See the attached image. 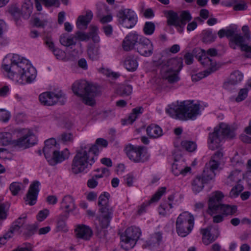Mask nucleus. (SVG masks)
<instances>
[{"instance_id": "obj_1", "label": "nucleus", "mask_w": 251, "mask_h": 251, "mask_svg": "<svg viewBox=\"0 0 251 251\" xmlns=\"http://www.w3.org/2000/svg\"><path fill=\"white\" fill-rule=\"evenodd\" d=\"M97 145L106 147L108 142L103 138H98L95 144L81 146L76 151L71 165V170L73 173H81L92 166L99 152Z\"/></svg>"}, {"instance_id": "obj_2", "label": "nucleus", "mask_w": 251, "mask_h": 251, "mask_svg": "<svg viewBox=\"0 0 251 251\" xmlns=\"http://www.w3.org/2000/svg\"><path fill=\"white\" fill-rule=\"evenodd\" d=\"M72 88L74 94L80 97L84 104L91 106L96 104L94 98L100 93L97 85L85 80L75 82Z\"/></svg>"}, {"instance_id": "obj_3", "label": "nucleus", "mask_w": 251, "mask_h": 251, "mask_svg": "<svg viewBox=\"0 0 251 251\" xmlns=\"http://www.w3.org/2000/svg\"><path fill=\"white\" fill-rule=\"evenodd\" d=\"M109 197L108 193L104 192L99 198L98 204L100 207L99 211L100 215L96 218V221L98 223L95 222V224L97 228H106L109 225L113 215V209L109 204Z\"/></svg>"}, {"instance_id": "obj_4", "label": "nucleus", "mask_w": 251, "mask_h": 251, "mask_svg": "<svg viewBox=\"0 0 251 251\" xmlns=\"http://www.w3.org/2000/svg\"><path fill=\"white\" fill-rule=\"evenodd\" d=\"M224 195L219 191L213 192L208 201V209L210 214H222L225 215H232L237 211V207L228 204H223L221 201Z\"/></svg>"}, {"instance_id": "obj_5", "label": "nucleus", "mask_w": 251, "mask_h": 251, "mask_svg": "<svg viewBox=\"0 0 251 251\" xmlns=\"http://www.w3.org/2000/svg\"><path fill=\"white\" fill-rule=\"evenodd\" d=\"M182 66L183 61L181 58H172L164 60L161 64V75L170 83L176 82L179 80L178 74Z\"/></svg>"}, {"instance_id": "obj_6", "label": "nucleus", "mask_w": 251, "mask_h": 251, "mask_svg": "<svg viewBox=\"0 0 251 251\" xmlns=\"http://www.w3.org/2000/svg\"><path fill=\"white\" fill-rule=\"evenodd\" d=\"M199 105L191 102L183 101L179 105H172L166 112L172 117L176 116L182 120L193 119L197 116Z\"/></svg>"}, {"instance_id": "obj_7", "label": "nucleus", "mask_w": 251, "mask_h": 251, "mask_svg": "<svg viewBox=\"0 0 251 251\" xmlns=\"http://www.w3.org/2000/svg\"><path fill=\"white\" fill-rule=\"evenodd\" d=\"M17 72L20 83H30L36 77V69L25 59L17 62Z\"/></svg>"}, {"instance_id": "obj_8", "label": "nucleus", "mask_w": 251, "mask_h": 251, "mask_svg": "<svg viewBox=\"0 0 251 251\" xmlns=\"http://www.w3.org/2000/svg\"><path fill=\"white\" fill-rule=\"evenodd\" d=\"M194 217L187 212L180 214L176 221V228L178 234L185 237L192 231L194 225Z\"/></svg>"}, {"instance_id": "obj_9", "label": "nucleus", "mask_w": 251, "mask_h": 251, "mask_svg": "<svg viewBox=\"0 0 251 251\" xmlns=\"http://www.w3.org/2000/svg\"><path fill=\"white\" fill-rule=\"evenodd\" d=\"M141 234V230L138 227H128L121 235V247L126 251L132 249L136 244Z\"/></svg>"}, {"instance_id": "obj_10", "label": "nucleus", "mask_w": 251, "mask_h": 251, "mask_svg": "<svg viewBox=\"0 0 251 251\" xmlns=\"http://www.w3.org/2000/svg\"><path fill=\"white\" fill-rule=\"evenodd\" d=\"M17 148L25 149L35 144V137L27 128L17 129Z\"/></svg>"}, {"instance_id": "obj_11", "label": "nucleus", "mask_w": 251, "mask_h": 251, "mask_svg": "<svg viewBox=\"0 0 251 251\" xmlns=\"http://www.w3.org/2000/svg\"><path fill=\"white\" fill-rule=\"evenodd\" d=\"M143 147L129 144L125 148V152L128 158L135 163H143L148 158L143 154Z\"/></svg>"}, {"instance_id": "obj_12", "label": "nucleus", "mask_w": 251, "mask_h": 251, "mask_svg": "<svg viewBox=\"0 0 251 251\" xmlns=\"http://www.w3.org/2000/svg\"><path fill=\"white\" fill-rule=\"evenodd\" d=\"M242 30L244 35H241L240 34H238V35H235L232 40L240 47L242 51L251 53V44L249 45V43L251 41V38L249 27L244 25L242 27Z\"/></svg>"}, {"instance_id": "obj_13", "label": "nucleus", "mask_w": 251, "mask_h": 251, "mask_svg": "<svg viewBox=\"0 0 251 251\" xmlns=\"http://www.w3.org/2000/svg\"><path fill=\"white\" fill-rule=\"evenodd\" d=\"M61 104L65 102L64 95L61 92H59L58 94H55L53 92H46L42 93L39 96V100L40 102L44 105L51 106L56 103L59 100Z\"/></svg>"}, {"instance_id": "obj_14", "label": "nucleus", "mask_w": 251, "mask_h": 251, "mask_svg": "<svg viewBox=\"0 0 251 251\" xmlns=\"http://www.w3.org/2000/svg\"><path fill=\"white\" fill-rule=\"evenodd\" d=\"M40 185V183L37 180L33 181L30 184L26 196L24 198L26 204L33 205L36 203L39 192Z\"/></svg>"}, {"instance_id": "obj_15", "label": "nucleus", "mask_w": 251, "mask_h": 251, "mask_svg": "<svg viewBox=\"0 0 251 251\" xmlns=\"http://www.w3.org/2000/svg\"><path fill=\"white\" fill-rule=\"evenodd\" d=\"M70 154V153L67 149H65L62 151L56 150L46 159L50 165L54 166L68 159Z\"/></svg>"}, {"instance_id": "obj_16", "label": "nucleus", "mask_w": 251, "mask_h": 251, "mask_svg": "<svg viewBox=\"0 0 251 251\" xmlns=\"http://www.w3.org/2000/svg\"><path fill=\"white\" fill-rule=\"evenodd\" d=\"M137 51L142 55L149 56L153 52V46L151 41L145 37L140 38L137 47Z\"/></svg>"}, {"instance_id": "obj_17", "label": "nucleus", "mask_w": 251, "mask_h": 251, "mask_svg": "<svg viewBox=\"0 0 251 251\" xmlns=\"http://www.w3.org/2000/svg\"><path fill=\"white\" fill-rule=\"evenodd\" d=\"M191 20V17H168L167 25L173 26L178 31L181 33L187 22Z\"/></svg>"}, {"instance_id": "obj_18", "label": "nucleus", "mask_w": 251, "mask_h": 251, "mask_svg": "<svg viewBox=\"0 0 251 251\" xmlns=\"http://www.w3.org/2000/svg\"><path fill=\"white\" fill-rule=\"evenodd\" d=\"M219 167V164L213 161H209L205 164L203 169L202 176L205 183L212 180L216 175L215 171Z\"/></svg>"}, {"instance_id": "obj_19", "label": "nucleus", "mask_w": 251, "mask_h": 251, "mask_svg": "<svg viewBox=\"0 0 251 251\" xmlns=\"http://www.w3.org/2000/svg\"><path fill=\"white\" fill-rule=\"evenodd\" d=\"M166 190V188L165 187H162L160 188L152 196L150 201L143 203L138 207L137 211L138 214L141 215L145 213L146 211V208L149 206L151 203L157 201L160 199L161 196L165 193Z\"/></svg>"}, {"instance_id": "obj_20", "label": "nucleus", "mask_w": 251, "mask_h": 251, "mask_svg": "<svg viewBox=\"0 0 251 251\" xmlns=\"http://www.w3.org/2000/svg\"><path fill=\"white\" fill-rule=\"evenodd\" d=\"M139 43L138 35L136 33H129L124 39L122 47L126 51L133 50L137 43Z\"/></svg>"}, {"instance_id": "obj_21", "label": "nucleus", "mask_w": 251, "mask_h": 251, "mask_svg": "<svg viewBox=\"0 0 251 251\" xmlns=\"http://www.w3.org/2000/svg\"><path fill=\"white\" fill-rule=\"evenodd\" d=\"M199 60L203 67L206 68L203 71L204 73L209 72V74H210L218 69L216 62L211 57L203 55L200 57Z\"/></svg>"}, {"instance_id": "obj_22", "label": "nucleus", "mask_w": 251, "mask_h": 251, "mask_svg": "<svg viewBox=\"0 0 251 251\" xmlns=\"http://www.w3.org/2000/svg\"><path fill=\"white\" fill-rule=\"evenodd\" d=\"M214 130H217V132L223 139L224 137L232 139L235 136L234 130L231 129L229 126L225 123H221L219 126L215 127Z\"/></svg>"}, {"instance_id": "obj_23", "label": "nucleus", "mask_w": 251, "mask_h": 251, "mask_svg": "<svg viewBox=\"0 0 251 251\" xmlns=\"http://www.w3.org/2000/svg\"><path fill=\"white\" fill-rule=\"evenodd\" d=\"M75 232L77 238L85 240H89L93 235L91 228L89 226L84 225L78 226L75 229Z\"/></svg>"}, {"instance_id": "obj_24", "label": "nucleus", "mask_w": 251, "mask_h": 251, "mask_svg": "<svg viewBox=\"0 0 251 251\" xmlns=\"http://www.w3.org/2000/svg\"><path fill=\"white\" fill-rule=\"evenodd\" d=\"M217 131V130H214V131L209 135V148L212 150L219 148L221 146V142L223 140L221 136L218 134Z\"/></svg>"}, {"instance_id": "obj_25", "label": "nucleus", "mask_w": 251, "mask_h": 251, "mask_svg": "<svg viewBox=\"0 0 251 251\" xmlns=\"http://www.w3.org/2000/svg\"><path fill=\"white\" fill-rule=\"evenodd\" d=\"M172 172L176 176L179 175L184 176L191 170L190 167H185L183 162L177 161L172 164Z\"/></svg>"}, {"instance_id": "obj_26", "label": "nucleus", "mask_w": 251, "mask_h": 251, "mask_svg": "<svg viewBox=\"0 0 251 251\" xmlns=\"http://www.w3.org/2000/svg\"><path fill=\"white\" fill-rule=\"evenodd\" d=\"M211 227L201 228L200 230L202 235V241L205 245H208L216 240L217 238L211 233Z\"/></svg>"}, {"instance_id": "obj_27", "label": "nucleus", "mask_w": 251, "mask_h": 251, "mask_svg": "<svg viewBox=\"0 0 251 251\" xmlns=\"http://www.w3.org/2000/svg\"><path fill=\"white\" fill-rule=\"evenodd\" d=\"M243 178V174L241 171L235 170L232 171L225 180V184L227 185H233L238 183Z\"/></svg>"}, {"instance_id": "obj_28", "label": "nucleus", "mask_w": 251, "mask_h": 251, "mask_svg": "<svg viewBox=\"0 0 251 251\" xmlns=\"http://www.w3.org/2000/svg\"><path fill=\"white\" fill-rule=\"evenodd\" d=\"M243 78V74L239 71H235L231 74L228 80L224 83V86L226 88H227L230 84H237L240 82Z\"/></svg>"}, {"instance_id": "obj_29", "label": "nucleus", "mask_w": 251, "mask_h": 251, "mask_svg": "<svg viewBox=\"0 0 251 251\" xmlns=\"http://www.w3.org/2000/svg\"><path fill=\"white\" fill-rule=\"evenodd\" d=\"M162 234L158 232L155 233L146 242L145 245V247L151 249L154 247H158L162 241Z\"/></svg>"}, {"instance_id": "obj_30", "label": "nucleus", "mask_w": 251, "mask_h": 251, "mask_svg": "<svg viewBox=\"0 0 251 251\" xmlns=\"http://www.w3.org/2000/svg\"><path fill=\"white\" fill-rule=\"evenodd\" d=\"M56 140L54 138H50L45 142V147L43 150L46 159L56 150Z\"/></svg>"}, {"instance_id": "obj_31", "label": "nucleus", "mask_w": 251, "mask_h": 251, "mask_svg": "<svg viewBox=\"0 0 251 251\" xmlns=\"http://www.w3.org/2000/svg\"><path fill=\"white\" fill-rule=\"evenodd\" d=\"M147 135L151 138H157L163 135L161 128L158 125L151 124L146 129Z\"/></svg>"}, {"instance_id": "obj_32", "label": "nucleus", "mask_w": 251, "mask_h": 251, "mask_svg": "<svg viewBox=\"0 0 251 251\" xmlns=\"http://www.w3.org/2000/svg\"><path fill=\"white\" fill-rule=\"evenodd\" d=\"M124 65L125 67L128 71L133 72L138 67V62L133 55H127L126 57Z\"/></svg>"}, {"instance_id": "obj_33", "label": "nucleus", "mask_w": 251, "mask_h": 251, "mask_svg": "<svg viewBox=\"0 0 251 251\" xmlns=\"http://www.w3.org/2000/svg\"><path fill=\"white\" fill-rule=\"evenodd\" d=\"M204 179L201 176H197L191 181V187L193 191L197 194L200 192L204 187Z\"/></svg>"}, {"instance_id": "obj_34", "label": "nucleus", "mask_w": 251, "mask_h": 251, "mask_svg": "<svg viewBox=\"0 0 251 251\" xmlns=\"http://www.w3.org/2000/svg\"><path fill=\"white\" fill-rule=\"evenodd\" d=\"M60 44L65 47H70L76 44V38L75 35H68L67 34H63L60 36Z\"/></svg>"}, {"instance_id": "obj_35", "label": "nucleus", "mask_w": 251, "mask_h": 251, "mask_svg": "<svg viewBox=\"0 0 251 251\" xmlns=\"http://www.w3.org/2000/svg\"><path fill=\"white\" fill-rule=\"evenodd\" d=\"M16 65V60L13 57L11 59V62L9 64H3L2 65V68L6 73L7 76L12 79H14L15 77V71L14 66Z\"/></svg>"}, {"instance_id": "obj_36", "label": "nucleus", "mask_w": 251, "mask_h": 251, "mask_svg": "<svg viewBox=\"0 0 251 251\" xmlns=\"http://www.w3.org/2000/svg\"><path fill=\"white\" fill-rule=\"evenodd\" d=\"M61 204L62 206L67 210L68 211H73L76 208L74 199L69 195L66 196L63 198Z\"/></svg>"}, {"instance_id": "obj_37", "label": "nucleus", "mask_w": 251, "mask_h": 251, "mask_svg": "<svg viewBox=\"0 0 251 251\" xmlns=\"http://www.w3.org/2000/svg\"><path fill=\"white\" fill-rule=\"evenodd\" d=\"M119 23L125 27H133L136 23L137 19L135 17H119Z\"/></svg>"}, {"instance_id": "obj_38", "label": "nucleus", "mask_w": 251, "mask_h": 251, "mask_svg": "<svg viewBox=\"0 0 251 251\" xmlns=\"http://www.w3.org/2000/svg\"><path fill=\"white\" fill-rule=\"evenodd\" d=\"M87 53L91 59L92 60H97L100 54V46L92 44L89 45Z\"/></svg>"}, {"instance_id": "obj_39", "label": "nucleus", "mask_w": 251, "mask_h": 251, "mask_svg": "<svg viewBox=\"0 0 251 251\" xmlns=\"http://www.w3.org/2000/svg\"><path fill=\"white\" fill-rule=\"evenodd\" d=\"M14 142L11 133L5 132L0 133V145L6 146Z\"/></svg>"}, {"instance_id": "obj_40", "label": "nucleus", "mask_w": 251, "mask_h": 251, "mask_svg": "<svg viewBox=\"0 0 251 251\" xmlns=\"http://www.w3.org/2000/svg\"><path fill=\"white\" fill-rule=\"evenodd\" d=\"M92 17H78L76 21L77 28L85 30L87 28L88 25L91 21Z\"/></svg>"}, {"instance_id": "obj_41", "label": "nucleus", "mask_w": 251, "mask_h": 251, "mask_svg": "<svg viewBox=\"0 0 251 251\" xmlns=\"http://www.w3.org/2000/svg\"><path fill=\"white\" fill-rule=\"evenodd\" d=\"M132 92V87L130 85L123 84L120 85L117 90V94L121 97L130 95Z\"/></svg>"}, {"instance_id": "obj_42", "label": "nucleus", "mask_w": 251, "mask_h": 251, "mask_svg": "<svg viewBox=\"0 0 251 251\" xmlns=\"http://www.w3.org/2000/svg\"><path fill=\"white\" fill-rule=\"evenodd\" d=\"M97 16H111L108 7L104 3L97 4Z\"/></svg>"}, {"instance_id": "obj_43", "label": "nucleus", "mask_w": 251, "mask_h": 251, "mask_svg": "<svg viewBox=\"0 0 251 251\" xmlns=\"http://www.w3.org/2000/svg\"><path fill=\"white\" fill-rule=\"evenodd\" d=\"M182 148L189 152L195 151L197 148L196 143L193 141L184 140L181 142Z\"/></svg>"}, {"instance_id": "obj_44", "label": "nucleus", "mask_w": 251, "mask_h": 251, "mask_svg": "<svg viewBox=\"0 0 251 251\" xmlns=\"http://www.w3.org/2000/svg\"><path fill=\"white\" fill-rule=\"evenodd\" d=\"M143 111V108L141 106L136 107L132 109V113L128 117V121L130 124L134 122L139 114L142 113Z\"/></svg>"}, {"instance_id": "obj_45", "label": "nucleus", "mask_w": 251, "mask_h": 251, "mask_svg": "<svg viewBox=\"0 0 251 251\" xmlns=\"http://www.w3.org/2000/svg\"><path fill=\"white\" fill-rule=\"evenodd\" d=\"M9 207L8 203H3L0 202V226L1 224V221L6 219L7 216V211Z\"/></svg>"}, {"instance_id": "obj_46", "label": "nucleus", "mask_w": 251, "mask_h": 251, "mask_svg": "<svg viewBox=\"0 0 251 251\" xmlns=\"http://www.w3.org/2000/svg\"><path fill=\"white\" fill-rule=\"evenodd\" d=\"M32 9V3L30 0H28L22 5V11L26 16H30Z\"/></svg>"}, {"instance_id": "obj_47", "label": "nucleus", "mask_w": 251, "mask_h": 251, "mask_svg": "<svg viewBox=\"0 0 251 251\" xmlns=\"http://www.w3.org/2000/svg\"><path fill=\"white\" fill-rule=\"evenodd\" d=\"M155 30V25L151 22H147L145 23L143 31L146 35H151Z\"/></svg>"}, {"instance_id": "obj_48", "label": "nucleus", "mask_w": 251, "mask_h": 251, "mask_svg": "<svg viewBox=\"0 0 251 251\" xmlns=\"http://www.w3.org/2000/svg\"><path fill=\"white\" fill-rule=\"evenodd\" d=\"M216 35L210 31H207L203 34L202 40L205 43H211L214 41L216 38Z\"/></svg>"}, {"instance_id": "obj_49", "label": "nucleus", "mask_w": 251, "mask_h": 251, "mask_svg": "<svg viewBox=\"0 0 251 251\" xmlns=\"http://www.w3.org/2000/svg\"><path fill=\"white\" fill-rule=\"evenodd\" d=\"M243 189L244 187L242 185L237 184L231 190L229 193V197L231 198L237 197L240 192L243 190Z\"/></svg>"}, {"instance_id": "obj_50", "label": "nucleus", "mask_w": 251, "mask_h": 251, "mask_svg": "<svg viewBox=\"0 0 251 251\" xmlns=\"http://www.w3.org/2000/svg\"><path fill=\"white\" fill-rule=\"evenodd\" d=\"M164 14L165 16H191V13L189 10H183L178 13L173 10L164 11Z\"/></svg>"}, {"instance_id": "obj_51", "label": "nucleus", "mask_w": 251, "mask_h": 251, "mask_svg": "<svg viewBox=\"0 0 251 251\" xmlns=\"http://www.w3.org/2000/svg\"><path fill=\"white\" fill-rule=\"evenodd\" d=\"M67 216L65 215H60L57 220V228L60 230H65L66 227V221Z\"/></svg>"}, {"instance_id": "obj_52", "label": "nucleus", "mask_w": 251, "mask_h": 251, "mask_svg": "<svg viewBox=\"0 0 251 251\" xmlns=\"http://www.w3.org/2000/svg\"><path fill=\"white\" fill-rule=\"evenodd\" d=\"M173 207L171 203H168L166 202L162 203L159 207V213L162 216L166 215V210H169Z\"/></svg>"}, {"instance_id": "obj_53", "label": "nucleus", "mask_w": 251, "mask_h": 251, "mask_svg": "<svg viewBox=\"0 0 251 251\" xmlns=\"http://www.w3.org/2000/svg\"><path fill=\"white\" fill-rule=\"evenodd\" d=\"M75 36L76 40H78L81 41H87L90 39V36L88 33L79 31L75 33Z\"/></svg>"}, {"instance_id": "obj_54", "label": "nucleus", "mask_w": 251, "mask_h": 251, "mask_svg": "<svg viewBox=\"0 0 251 251\" xmlns=\"http://www.w3.org/2000/svg\"><path fill=\"white\" fill-rule=\"evenodd\" d=\"M247 3L242 0H237L233 10L234 11H244L247 9Z\"/></svg>"}, {"instance_id": "obj_55", "label": "nucleus", "mask_w": 251, "mask_h": 251, "mask_svg": "<svg viewBox=\"0 0 251 251\" xmlns=\"http://www.w3.org/2000/svg\"><path fill=\"white\" fill-rule=\"evenodd\" d=\"M248 90L247 88H243L240 89L238 93V95L236 98L237 102H240L244 100L248 96Z\"/></svg>"}, {"instance_id": "obj_56", "label": "nucleus", "mask_w": 251, "mask_h": 251, "mask_svg": "<svg viewBox=\"0 0 251 251\" xmlns=\"http://www.w3.org/2000/svg\"><path fill=\"white\" fill-rule=\"evenodd\" d=\"M46 24V21L41 20L38 17H35L31 21V24L32 26L37 27H43Z\"/></svg>"}, {"instance_id": "obj_57", "label": "nucleus", "mask_w": 251, "mask_h": 251, "mask_svg": "<svg viewBox=\"0 0 251 251\" xmlns=\"http://www.w3.org/2000/svg\"><path fill=\"white\" fill-rule=\"evenodd\" d=\"M223 156V152L221 149L215 152L214 155L211 157L209 161H213L216 162L220 165V161Z\"/></svg>"}, {"instance_id": "obj_58", "label": "nucleus", "mask_w": 251, "mask_h": 251, "mask_svg": "<svg viewBox=\"0 0 251 251\" xmlns=\"http://www.w3.org/2000/svg\"><path fill=\"white\" fill-rule=\"evenodd\" d=\"M209 75L210 74H209V72L204 73L203 72H200L198 74L192 75L191 77H192V79L193 81L196 82Z\"/></svg>"}, {"instance_id": "obj_59", "label": "nucleus", "mask_w": 251, "mask_h": 251, "mask_svg": "<svg viewBox=\"0 0 251 251\" xmlns=\"http://www.w3.org/2000/svg\"><path fill=\"white\" fill-rule=\"evenodd\" d=\"M237 31L236 30V28H231L229 29H226V37L230 38V41H233V38L235 35H238L237 33Z\"/></svg>"}, {"instance_id": "obj_60", "label": "nucleus", "mask_w": 251, "mask_h": 251, "mask_svg": "<svg viewBox=\"0 0 251 251\" xmlns=\"http://www.w3.org/2000/svg\"><path fill=\"white\" fill-rule=\"evenodd\" d=\"M49 214V211L47 209H44L43 210H41L37 215V219L42 222L48 216Z\"/></svg>"}, {"instance_id": "obj_61", "label": "nucleus", "mask_w": 251, "mask_h": 251, "mask_svg": "<svg viewBox=\"0 0 251 251\" xmlns=\"http://www.w3.org/2000/svg\"><path fill=\"white\" fill-rule=\"evenodd\" d=\"M60 139L63 143L72 142L73 140V135L70 133H63L60 135Z\"/></svg>"}, {"instance_id": "obj_62", "label": "nucleus", "mask_w": 251, "mask_h": 251, "mask_svg": "<svg viewBox=\"0 0 251 251\" xmlns=\"http://www.w3.org/2000/svg\"><path fill=\"white\" fill-rule=\"evenodd\" d=\"M10 117V114L6 110L1 109H0V121L6 122L8 121Z\"/></svg>"}, {"instance_id": "obj_63", "label": "nucleus", "mask_w": 251, "mask_h": 251, "mask_svg": "<svg viewBox=\"0 0 251 251\" xmlns=\"http://www.w3.org/2000/svg\"><path fill=\"white\" fill-rule=\"evenodd\" d=\"M15 230L16 225H12L10 228H9V230L4 235V237H5L7 240L14 236Z\"/></svg>"}, {"instance_id": "obj_64", "label": "nucleus", "mask_w": 251, "mask_h": 251, "mask_svg": "<svg viewBox=\"0 0 251 251\" xmlns=\"http://www.w3.org/2000/svg\"><path fill=\"white\" fill-rule=\"evenodd\" d=\"M32 246L29 243H25L22 247L17 248V251H33Z\"/></svg>"}]
</instances>
